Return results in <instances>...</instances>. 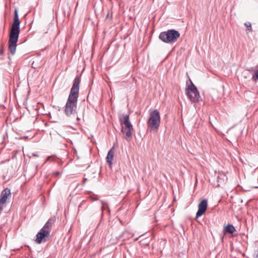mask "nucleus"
Here are the masks:
<instances>
[{"label": "nucleus", "instance_id": "1", "mask_svg": "<svg viewBox=\"0 0 258 258\" xmlns=\"http://www.w3.org/2000/svg\"><path fill=\"white\" fill-rule=\"evenodd\" d=\"M80 81V78L79 76H77L74 79L73 85L65 106L64 112L67 116H70L76 113Z\"/></svg>", "mask_w": 258, "mask_h": 258}, {"label": "nucleus", "instance_id": "2", "mask_svg": "<svg viewBox=\"0 0 258 258\" xmlns=\"http://www.w3.org/2000/svg\"><path fill=\"white\" fill-rule=\"evenodd\" d=\"M160 123V115L157 110H154L150 113L147 124L151 131H157Z\"/></svg>", "mask_w": 258, "mask_h": 258}, {"label": "nucleus", "instance_id": "3", "mask_svg": "<svg viewBox=\"0 0 258 258\" xmlns=\"http://www.w3.org/2000/svg\"><path fill=\"white\" fill-rule=\"evenodd\" d=\"M186 95L192 102H197L200 98V95L196 87L191 83L186 89Z\"/></svg>", "mask_w": 258, "mask_h": 258}, {"label": "nucleus", "instance_id": "4", "mask_svg": "<svg viewBox=\"0 0 258 258\" xmlns=\"http://www.w3.org/2000/svg\"><path fill=\"white\" fill-rule=\"evenodd\" d=\"M180 33H160L159 38L165 43H172L176 41Z\"/></svg>", "mask_w": 258, "mask_h": 258}, {"label": "nucleus", "instance_id": "5", "mask_svg": "<svg viewBox=\"0 0 258 258\" xmlns=\"http://www.w3.org/2000/svg\"><path fill=\"white\" fill-rule=\"evenodd\" d=\"M9 40V49L12 54L14 55L16 52L17 42L18 40L19 33H10Z\"/></svg>", "mask_w": 258, "mask_h": 258}, {"label": "nucleus", "instance_id": "6", "mask_svg": "<svg viewBox=\"0 0 258 258\" xmlns=\"http://www.w3.org/2000/svg\"><path fill=\"white\" fill-rule=\"evenodd\" d=\"M10 32H20V21L16 9L15 10L14 21Z\"/></svg>", "mask_w": 258, "mask_h": 258}, {"label": "nucleus", "instance_id": "7", "mask_svg": "<svg viewBox=\"0 0 258 258\" xmlns=\"http://www.w3.org/2000/svg\"><path fill=\"white\" fill-rule=\"evenodd\" d=\"M208 207V200H203L198 205V211L196 214V219L202 216L206 211Z\"/></svg>", "mask_w": 258, "mask_h": 258}, {"label": "nucleus", "instance_id": "8", "mask_svg": "<svg viewBox=\"0 0 258 258\" xmlns=\"http://www.w3.org/2000/svg\"><path fill=\"white\" fill-rule=\"evenodd\" d=\"M119 122L122 127L125 128H132L133 125L130 121L129 115L125 114L122 115L119 117Z\"/></svg>", "mask_w": 258, "mask_h": 258}, {"label": "nucleus", "instance_id": "9", "mask_svg": "<svg viewBox=\"0 0 258 258\" xmlns=\"http://www.w3.org/2000/svg\"><path fill=\"white\" fill-rule=\"evenodd\" d=\"M49 231H44L43 229H41L36 235L35 241L39 244L46 241L45 237L49 235Z\"/></svg>", "mask_w": 258, "mask_h": 258}, {"label": "nucleus", "instance_id": "10", "mask_svg": "<svg viewBox=\"0 0 258 258\" xmlns=\"http://www.w3.org/2000/svg\"><path fill=\"white\" fill-rule=\"evenodd\" d=\"M133 131V127H132V128H129L124 129V127H122L121 128V132L122 133H125L124 138L127 141H130L131 139H132Z\"/></svg>", "mask_w": 258, "mask_h": 258}, {"label": "nucleus", "instance_id": "11", "mask_svg": "<svg viewBox=\"0 0 258 258\" xmlns=\"http://www.w3.org/2000/svg\"><path fill=\"white\" fill-rule=\"evenodd\" d=\"M114 154V148L112 147L108 152L107 157L106 158V162L109 164L110 166H111L112 164V160L113 158Z\"/></svg>", "mask_w": 258, "mask_h": 258}, {"label": "nucleus", "instance_id": "12", "mask_svg": "<svg viewBox=\"0 0 258 258\" xmlns=\"http://www.w3.org/2000/svg\"><path fill=\"white\" fill-rule=\"evenodd\" d=\"M235 231H236L235 228L233 225L231 224L227 225L223 229L224 234L229 233L232 234Z\"/></svg>", "mask_w": 258, "mask_h": 258}, {"label": "nucleus", "instance_id": "13", "mask_svg": "<svg viewBox=\"0 0 258 258\" xmlns=\"http://www.w3.org/2000/svg\"><path fill=\"white\" fill-rule=\"evenodd\" d=\"M53 223V220L49 219L41 229L44 231H49Z\"/></svg>", "mask_w": 258, "mask_h": 258}, {"label": "nucleus", "instance_id": "14", "mask_svg": "<svg viewBox=\"0 0 258 258\" xmlns=\"http://www.w3.org/2000/svg\"><path fill=\"white\" fill-rule=\"evenodd\" d=\"M101 203H102V211L104 210L106 207V208L107 209V210L109 212H110V210L108 207V206H107V204L106 202H104V201H101Z\"/></svg>", "mask_w": 258, "mask_h": 258}, {"label": "nucleus", "instance_id": "15", "mask_svg": "<svg viewBox=\"0 0 258 258\" xmlns=\"http://www.w3.org/2000/svg\"><path fill=\"white\" fill-rule=\"evenodd\" d=\"M245 26L247 27V30L249 31H251V23L249 22H246L244 24Z\"/></svg>", "mask_w": 258, "mask_h": 258}, {"label": "nucleus", "instance_id": "16", "mask_svg": "<svg viewBox=\"0 0 258 258\" xmlns=\"http://www.w3.org/2000/svg\"><path fill=\"white\" fill-rule=\"evenodd\" d=\"M252 79L254 81H255L256 80H258V70L255 72Z\"/></svg>", "mask_w": 258, "mask_h": 258}, {"label": "nucleus", "instance_id": "17", "mask_svg": "<svg viewBox=\"0 0 258 258\" xmlns=\"http://www.w3.org/2000/svg\"><path fill=\"white\" fill-rule=\"evenodd\" d=\"M253 258H258V249L254 251L253 254Z\"/></svg>", "mask_w": 258, "mask_h": 258}, {"label": "nucleus", "instance_id": "18", "mask_svg": "<svg viewBox=\"0 0 258 258\" xmlns=\"http://www.w3.org/2000/svg\"><path fill=\"white\" fill-rule=\"evenodd\" d=\"M163 32H178L174 29H170V30H168L167 31H163Z\"/></svg>", "mask_w": 258, "mask_h": 258}, {"label": "nucleus", "instance_id": "19", "mask_svg": "<svg viewBox=\"0 0 258 258\" xmlns=\"http://www.w3.org/2000/svg\"><path fill=\"white\" fill-rule=\"evenodd\" d=\"M54 174L56 175H60V172H58V171L55 172H54Z\"/></svg>", "mask_w": 258, "mask_h": 258}, {"label": "nucleus", "instance_id": "20", "mask_svg": "<svg viewBox=\"0 0 258 258\" xmlns=\"http://www.w3.org/2000/svg\"><path fill=\"white\" fill-rule=\"evenodd\" d=\"M32 156L37 157V155L36 154H35V153H32Z\"/></svg>", "mask_w": 258, "mask_h": 258}, {"label": "nucleus", "instance_id": "21", "mask_svg": "<svg viewBox=\"0 0 258 258\" xmlns=\"http://www.w3.org/2000/svg\"><path fill=\"white\" fill-rule=\"evenodd\" d=\"M87 180V178H85L83 180V184L85 183V182Z\"/></svg>", "mask_w": 258, "mask_h": 258}, {"label": "nucleus", "instance_id": "22", "mask_svg": "<svg viewBox=\"0 0 258 258\" xmlns=\"http://www.w3.org/2000/svg\"><path fill=\"white\" fill-rule=\"evenodd\" d=\"M91 199L93 200V201H97L98 200V199L97 198H91Z\"/></svg>", "mask_w": 258, "mask_h": 258}, {"label": "nucleus", "instance_id": "23", "mask_svg": "<svg viewBox=\"0 0 258 258\" xmlns=\"http://www.w3.org/2000/svg\"><path fill=\"white\" fill-rule=\"evenodd\" d=\"M51 158H52L51 157H48L47 159V160H50Z\"/></svg>", "mask_w": 258, "mask_h": 258}, {"label": "nucleus", "instance_id": "24", "mask_svg": "<svg viewBox=\"0 0 258 258\" xmlns=\"http://www.w3.org/2000/svg\"><path fill=\"white\" fill-rule=\"evenodd\" d=\"M109 18V14H108L106 16V19H108Z\"/></svg>", "mask_w": 258, "mask_h": 258}, {"label": "nucleus", "instance_id": "25", "mask_svg": "<svg viewBox=\"0 0 258 258\" xmlns=\"http://www.w3.org/2000/svg\"><path fill=\"white\" fill-rule=\"evenodd\" d=\"M2 53H3V51H2V50H1V51H0V54H2Z\"/></svg>", "mask_w": 258, "mask_h": 258}, {"label": "nucleus", "instance_id": "26", "mask_svg": "<svg viewBox=\"0 0 258 258\" xmlns=\"http://www.w3.org/2000/svg\"><path fill=\"white\" fill-rule=\"evenodd\" d=\"M138 239V238H136L135 239V241H136V240H137Z\"/></svg>", "mask_w": 258, "mask_h": 258}, {"label": "nucleus", "instance_id": "27", "mask_svg": "<svg viewBox=\"0 0 258 258\" xmlns=\"http://www.w3.org/2000/svg\"><path fill=\"white\" fill-rule=\"evenodd\" d=\"M217 178H218V182H219V176H218L217 177Z\"/></svg>", "mask_w": 258, "mask_h": 258}]
</instances>
